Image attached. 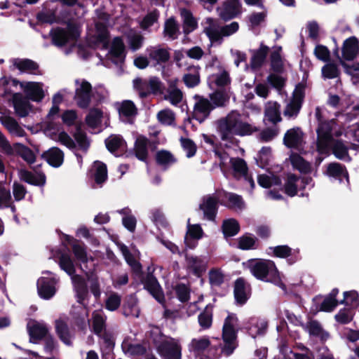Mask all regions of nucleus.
<instances>
[{
    "mask_svg": "<svg viewBox=\"0 0 359 359\" xmlns=\"http://www.w3.org/2000/svg\"><path fill=\"white\" fill-rule=\"evenodd\" d=\"M215 126L220 135H252L259 130L245 122L243 116L236 110H232L225 117L218 119Z\"/></svg>",
    "mask_w": 359,
    "mask_h": 359,
    "instance_id": "nucleus-1",
    "label": "nucleus"
},
{
    "mask_svg": "<svg viewBox=\"0 0 359 359\" xmlns=\"http://www.w3.org/2000/svg\"><path fill=\"white\" fill-rule=\"evenodd\" d=\"M151 334L154 336L158 353L164 359H181V346L177 339L162 335L158 327H154Z\"/></svg>",
    "mask_w": 359,
    "mask_h": 359,
    "instance_id": "nucleus-2",
    "label": "nucleus"
},
{
    "mask_svg": "<svg viewBox=\"0 0 359 359\" xmlns=\"http://www.w3.org/2000/svg\"><path fill=\"white\" fill-rule=\"evenodd\" d=\"M248 267L251 273L257 279L275 284L280 283L278 271L271 260H250L248 262Z\"/></svg>",
    "mask_w": 359,
    "mask_h": 359,
    "instance_id": "nucleus-3",
    "label": "nucleus"
},
{
    "mask_svg": "<svg viewBox=\"0 0 359 359\" xmlns=\"http://www.w3.org/2000/svg\"><path fill=\"white\" fill-rule=\"evenodd\" d=\"M238 319L234 314H229L225 319L222 328L224 346L222 352L226 355H231L237 346L235 327Z\"/></svg>",
    "mask_w": 359,
    "mask_h": 359,
    "instance_id": "nucleus-4",
    "label": "nucleus"
},
{
    "mask_svg": "<svg viewBox=\"0 0 359 359\" xmlns=\"http://www.w3.org/2000/svg\"><path fill=\"white\" fill-rule=\"evenodd\" d=\"M103 118V112L100 109L92 108L85 118V123L80 121L76 124V132L73 135H86V127L93 130L92 133L97 134L102 132L101 121Z\"/></svg>",
    "mask_w": 359,
    "mask_h": 359,
    "instance_id": "nucleus-5",
    "label": "nucleus"
},
{
    "mask_svg": "<svg viewBox=\"0 0 359 359\" xmlns=\"http://www.w3.org/2000/svg\"><path fill=\"white\" fill-rule=\"evenodd\" d=\"M50 34L53 43L58 47L66 46L70 41H76L80 36L77 27L72 24L68 25L67 29L57 27Z\"/></svg>",
    "mask_w": 359,
    "mask_h": 359,
    "instance_id": "nucleus-6",
    "label": "nucleus"
},
{
    "mask_svg": "<svg viewBox=\"0 0 359 359\" xmlns=\"http://www.w3.org/2000/svg\"><path fill=\"white\" fill-rule=\"evenodd\" d=\"M241 4L239 0H226L221 6L216 8L219 18L224 22L230 21L241 13Z\"/></svg>",
    "mask_w": 359,
    "mask_h": 359,
    "instance_id": "nucleus-7",
    "label": "nucleus"
},
{
    "mask_svg": "<svg viewBox=\"0 0 359 359\" xmlns=\"http://www.w3.org/2000/svg\"><path fill=\"white\" fill-rule=\"evenodd\" d=\"M92 98V86L83 80L79 88L75 90L74 100L77 106L81 109H87L90 104Z\"/></svg>",
    "mask_w": 359,
    "mask_h": 359,
    "instance_id": "nucleus-8",
    "label": "nucleus"
},
{
    "mask_svg": "<svg viewBox=\"0 0 359 359\" xmlns=\"http://www.w3.org/2000/svg\"><path fill=\"white\" fill-rule=\"evenodd\" d=\"M54 140L69 149L86 150L90 144L86 136H54Z\"/></svg>",
    "mask_w": 359,
    "mask_h": 359,
    "instance_id": "nucleus-9",
    "label": "nucleus"
},
{
    "mask_svg": "<svg viewBox=\"0 0 359 359\" xmlns=\"http://www.w3.org/2000/svg\"><path fill=\"white\" fill-rule=\"evenodd\" d=\"M21 88L25 93V97H27L29 100L39 102L45 97L43 90V84L39 82L29 81L26 84L21 83Z\"/></svg>",
    "mask_w": 359,
    "mask_h": 359,
    "instance_id": "nucleus-10",
    "label": "nucleus"
},
{
    "mask_svg": "<svg viewBox=\"0 0 359 359\" xmlns=\"http://www.w3.org/2000/svg\"><path fill=\"white\" fill-rule=\"evenodd\" d=\"M12 102L15 112L19 117H26L33 109L27 97L20 93H13Z\"/></svg>",
    "mask_w": 359,
    "mask_h": 359,
    "instance_id": "nucleus-11",
    "label": "nucleus"
},
{
    "mask_svg": "<svg viewBox=\"0 0 359 359\" xmlns=\"http://www.w3.org/2000/svg\"><path fill=\"white\" fill-rule=\"evenodd\" d=\"M213 109L214 106L208 99L199 97V100L194 105L193 118L201 124L209 116Z\"/></svg>",
    "mask_w": 359,
    "mask_h": 359,
    "instance_id": "nucleus-12",
    "label": "nucleus"
},
{
    "mask_svg": "<svg viewBox=\"0 0 359 359\" xmlns=\"http://www.w3.org/2000/svg\"><path fill=\"white\" fill-rule=\"evenodd\" d=\"M203 230L200 224H191L190 219L187 220V232L184 243L189 248H194L197 245V241L203 236Z\"/></svg>",
    "mask_w": 359,
    "mask_h": 359,
    "instance_id": "nucleus-13",
    "label": "nucleus"
},
{
    "mask_svg": "<svg viewBox=\"0 0 359 359\" xmlns=\"http://www.w3.org/2000/svg\"><path fill=\"white\" fill-rule=\"evenodd\" d=\"M109 54L112 58V62L117 64L123 62L126 56V46L121 37L116 36L112 40Z\"/></svg>",
    "mask_w": 359,
    "mask_h": 359,
    "instance_id": "nucleus-14",
    "label": "nucleus"
},
{
    "mask_svg": "<svg viewBox=\"0 0 359 359\" xmlns=\"http://www.w3.org/2000/svg\"><path fill=\"white\" fill-rule=\"evenodd\" d=\"M218 199L214 196L208 195L203 198L199 208L203 212L204 217L208 220H213L215 217L217 209Z\"/></svg>",
    "mask_w": 359,
    "mask_h": 359,
    "instance_id": "nucleus-15",
    "label": "nucleus"
},
{
    "mask_svg": "<svg viewBox=\"0 0 359 359\" xmlns=\"http://www.w3.org/2000/svg\"><path fill=\"white\" fill-rule=\"evenodd\" d=\"M358 40L355 36H350L344 41L341 52L345 60H353L358 54Z\"/></svg>",
    "mask_w": 359,
    "mask_h": 359,
    "instance_id": "nucleus-16",
    "label": "nucleus"
},
{
    "mask_svg": "<svg viewBox=\"0 0 359 359\" xmlns=\"http://www.w3.org/2000/svg\"><path fill=\"white\" fill-rule=\"evenodd\" d=\"M55 280L51 278L41 277L37 281L39 296L45 299L51 298L55 293Z\"/></svg>",
    "mask_w": 359,
    "mask_h": 359,
    "instance_id": "nucleus-17",
    "label": "nucleus"
},
{
    "mask_svg": "<svg viewBox=\"0 0 359 359\" xmlns=\"http://www.w3.org/2000/svg\"><path fill=\"white\" fill-rule=\"evenodd\" d=\"M269 52V48L263 43H261L258 49L252 50V55L250 59L251 68L252 69H260L263 66Z\"/></svg>",
    "mask_w": 359,
    "mask_h": 359,
    "instance_id": "nucleus-18",
    "label": "nucleus"
},
{
    "mask_svg": "<svg viewBox=\"0 0 359 359\" xmlns=\"http://www.w3.org/2000/svg\"><path fill=\"white\" fill-rule=\"evenodd\" d=\"M231 165L236 177H245L250 187H255V182L251 177L247 176L248 167L244 160L240 158H232L230 160Z\"/></svg>",
    "mask_w": 359,
    "mask_h": 359,
    "instance_id": "nucleus-19",
    "label": "nucleus"
},
{
    "mask_svg": "<svg viewBox=\"0 0 359 359\" xmlns=\"http://www.w3.org/2000/svg\"><path fill=\"white\" fill-rule=\"evenodd\" d=\"M338 121L332 118L324 120L318 123L316 129L317 135H343L342 132L337 130Z\"/></svg>",
    "mask_w": 359,
    "mask_h": 359,
    "instance_id": "nucleus-20",
    "label": "nucleus"
},
{
    "mask_svg": "<svg viewBox=\"0 0 359 359\" xmlns=\"http://www.w3.org/2000/svg\"><path fill=\"white\" fill-rule=\"evenodd\" d=\"M27 330L30 336V341L34 343L42 339L48 332V329L44 324L34 320L28 323Z\"/></svg>",
    "mask_w": 359,
    "mask_h": 359,
    "instance_id": "nucleus-21",
    "label": "nucleus"
},
{
    "mask_svg": "<svg viewBox=\"0 0 359 359\" xmlns=\"http://www.w3.org/2000/svg\"><path fill=\"white\" fill-rule=\"evenodd\" d=\"M264 120L276 125L281 121L280 105L277 102H269L264 109Z\"/></svg>",
    "mask_w": 359,
    "mask_h": 359,
    "instance_id": "nucleus-22",
    "label": "nucleus"
},
{
    "mask_svg": "<svg viewBox=\"0 0 359 359\" xmlns=\"http://www.w3.org/2000/svg\"><path fill=\"white\" fill-rule=\"evenodd\" d=\"M201 67L195 65H190L187 67V70L189 72L183 76V81L188 88H194L201 82L199 71Z\"/></svg>",
    "mask_w": 359,
    "mask_h": 359,
    "instance_id": "nucleus-23",
    "label": "nucleus"
},
{
    "mask_svg": "<svg viewBox=\"0 0 359 359\" xmlns=\"http://www.w3.org/2000/svg\"><path fill=\"white\" fill-rule=\"evenodd\" d=\"M144 287L160 303L164 300V295L157 280L152 276H148L144 282Z\"/></svg>",
    "mask_w": 359,
    "mask_h": 359,
    "instance_id": "nucleus-24",
    "label": "nucleus"
},
{
    "mask_svg": "<svg viewBox=\"0 0 359 359\" xmlns=\"http://www.w3.org/2000/svg\"><path fill=\"white\" fill-rule=\"evenodd\" d=\"M187 265L189 270L199 276L206 269V262L197 257L186 256Z\"/></svg>",
    "mask_w": 359,
    "mask_h": 359,
    "instance_id": "nucleus-25",
    "label": "nucleus"
},
{
    "mask_svg": "<svg viewBox=\"0 0 359 359\" xmlns=\"http://www.w3.org/2000/svg\"><path fill=\"white\" fill-rule=\"evenodd\" d=\"M14 66L22 72H29L34 74H37L39 66L34 60L30 59H21L16 60L14 62Z\"/></svg>",
    "mask_w": 359,
    "mask_h": 359,
    "instance_id": "nucleus-26",
    "label": "nucleus"
},
{
    "mask_svg": "<svg viewBox=\"0 0 359 359\" xmlns=\"http://www.w3.org/2000/svg\"><path fill=\"white\" fill-rule=\"evenodd\" d=\"M47 162L53 167H59L62 165L64 160L62 151L55 147H53L44 154Z\"/></svg>",
    "mask_w": 359,
    "mask_h": 359,
    "instance_id": "nucleus-27",
    "label": "nucleus"
},
{
    "mask_svg": "<svg viewBox=\"0 0 359 359\" xmlns=\"http://www.w3.org/2000/svg\"><path fill=\"white\" fill-rule=\"evenodd\" d=\"M289 159L293 168L299 172L308 173L311 171V164L299 154L292 153L290 154Z\"/></svg>",
    "mask_w": 359,
    "mask_h": 359,
    "instance_id": "nucleus-28",
    "label": "nucleus"
},
{
    "mask_svg": "<svg viewBox=\"0 0 359 359\" xmlns=\"http://www.w3.org/2000/svg\"><path fill=\"white\" fill-rule=\"evenodd\" d=\"M19 174L20 179L29 184L34 185H43L45 184V175L42 173L34 175L27 170H21Z\"/></svg>",
    "mask_w": 359,
    "mask_h": 359,
    "instance_id": "nucleus-29",
    "label": "nucleus"
},
{
    "mask_svg": "<svg viewBox=\"0 0 359 359\" xmlns=\"http://www.w3.org/2000/svg\"><path fill=\"white\" fill-rule=\"evenodd\" d=\"M72 279L76 292L78 302L81 304H83V301L88 294L87 287L84 280L79 276H74Z\"/></svg>",
    "mask_w": 359,
    "mask_h": 359,
    "instance_id": "nucleus-30",
    "label": "nucleus"
},
{
    "mask_svg": "<svg viewBox=\"0 0 359 359\" xmlns=\"http://www.w3.org/2000/svg\"><path fill=\"white\" fill-rule=\"evenodd\" d=\"M210 102L215 107H223L229 101V97L225 90L217 89L210 94Z\"/></svg>",
    "mask_w": 359,
    "mask_h": 359,
    "instance_id": "nucleus-31",
    "label": "nucleus"
},
{
    "mask_svg": "<svg viewBox=\"0 0 359 359\" xmlns=\"http://www.w3.org/2000/svg\"><path fill=\"white\" fill-rule=\"evenodd\" d=\"M326 174L332 177L341 178L345 177L348 180V172L344 166L338 163H332L327 165Z\"/></svg>",
    "mask_w": 359,
    "mask_h": 359,
    "instance_id": "nucleus-32",
    "label": "nucleus"
},
{
    "mask_svg": "<svg viewBox=\"0 0 359 359\" xmlns=\"http://www.w3.org/2000/svg\"><path fill=\"white\" fill-rule=\"evenodd\" d=\"M280 50L281 47H279V50L273 51L270 55L271 70L276 74H282L284 72V65L279 52Z\"/></svg>",
    "mask_w": 359,
    "mask_h": 359,
    "instance_id": "nucleus-33",
    "label": "nucleus"
},
{
    "mask_svg": "<svg viewBox=\"0 0 359 359\" xmlns=\"http://www.w3.org/2000/svg\"><path fill=\"white\" fill-rule=\"evenodd\" d=\"M120 116L126 118L134 117L137 114V109L131 100H124L118 108Z\"/></svg>",
    "mask_w": 359,
    "mask_h": 359,
    "instance_id": "nucleus-34",
    "label": "nucleus"
},
{
    "mask_svg": "<svg viewBox=\"0 0 359 359\" xmlns=\"http://www.w3.org/2000/svg\"><path fill=\"white\" fill-rule=\"evenodd\" d=\"M234 296L236 301L240 304H244L248 299L245 284L242 278H238L235 282Z\"/></svg>",
    "mask_w": 359,
    "mask_h": 359,
    "instance_id": "nucleus-35",
    "label": "nucleus"
},
{
    "mask_svg": "<svg viewBox=\"0 0 359 359\" xmlns=\"http://www.w3.org/2000/svg\"><path fill=\"white\" fill-rule=\"evenodd\" d=\"M149 57L157 64H161L167 62L170 55L165 48H154L149 53Z\"/></svg>",
    "mask_w": 359,
    "mask_h": 359,
    "instance_id": "nucleus-36",
    "label": "nucleus"
},
{
    "mask_svg": "<svg viewBox=\"0 0 359 359\" xmlns=\"http://www.w3.org/2000/svg\"><path fill=\"white\" fill-rule=\"evenodd\" d=\"M210 83H214L216 86L222 88L228 86L231 83V78L227 71L223 70L220 74H212L208 77Z\"/></svg>",
    "mask_w": 359,
    "mask_h": 359,
    "instance_id": "nucleus-37",
    "label": "nucleus"
},
{
    "mask_svg": "<svg viewBox=\"0 0 359 359\" xmlns=\"http://www.w3.org/2000/svg\"><path fill=\"white\" fill-rule=\"evenodd\" d=\"M20 82L16 79H11L7 77H3L0 79V95L3 97L12 94L13 90L11 89L10 86L17 87L18 84L21 86Z\"/></svg>",
    "mask_w": 359,
    "mask_h": 359,
    "instance_id": "nucleus-38",
    "label": "nucleus"
},
{
    "mask_svg": "<svg viewBox=\"0 0 359 359\" xmlns=\"http://www.w3.org/2000/svg\"><path fill=\"white\" fill-rule=\"evenodd\" d=\"M118 212L123 215L122 219L123 226L130 231H134L137 221L135 217L131 215V210L128 208H123L120 210Z\"/></svg>",
    "mask_w": 359,
    "mask_h": 359,
    "instance_id": "nucleus-39",
    "label": "nucleus"
},
{
    "mask_svg": "<svg viewBox=\"0 0 359 359\" xmlns=\"http://www.w3.org/2000/svg\"><path fill=\"white\" fill-rule=\"evenodd\" d=\"M240 229L238 222L234 219L224 220L222 224V231L226 237L236 235Z\"/></svg>",
    "mask_w": 359,
    "mask_h": 359,
    "instance_id": "nucleus-40",
    "label": "nucleus"
},
{
    "mask_svg": "<svg viewBox=\"0 0 359 359\" xmlns=\"http://www.w3.org/2000/svg\"><path fill=\"white\" fill-rule=\"evenodd\" d=\"M184 17V33L189 34L198 27L196 20L194 18L191 11L184 10L183 13Z\"/></svg>",
    "mask_w": 359,
    "mask_h": 359,
    "instance_id": "nucleus-41",
    "label": "nucleus"
},
{
    "mask_svg": "<svg viewBox=\"0 0 359 359\" xmlns=\"http://www.w3.org/2000/svg\"><path fill=\"white\" fill-rule=\"evenodd\" d=\"M134 88L139 93L142 99L147 98L150 95L148 79L137 78L133 81Z\"/></svg>",
    "mask_w": 359,
    "mask_h": 359,
    "instance_id": "nucleus-42",
    "label": "nucleus"
},
{
    "mask_svg": "<svg viewBox=\"0 0 359 359\" xmlns=\"http://www.w3.org/2000/svg\"><path fill=\"white\" fill-rule=\"evenodd\" d=\"M105 144L110 152L125 148V142L120 136H109L105 140Z\"/></svg>",
    "mask_w": 359,
    "mask_h": 359,
    "instance_id": "nucleus-43",
    "label": "nucleus"
},
{
    "mask_svg": "<svg viewBox=\"0 0 359 359\" xmlns=\"http://www.w3.org/2000/svg\"><path fill=\"white\" fill-rule=\"evenodd\" d=\"M56 330L60 338L66 344L71 343V335L66 323L62 320H57L55 322Z\"/></svg>",
    "mask_w": 359,
    "mask_h": 359,
    "instance_id": "nucleus-44",
    "label": "nucleus"
},
{
    "mask_svg": "<svg viewBox=\"0 0 359 359\" xmlns=\"http://www.w3.org/2000/svg\"><path fill=\"white\" fill-rule=\"evenodd\" d=\"M299 179L294 175H289L285 183V192L290 196H294L297 193L298 182Z\"/></svg>",
    "mask_w": 359,
    "mask_h": 359,
    "instance_id": "nucleus-45",
    "label": "nucleus"
},
{
    "mask_svg": "<svg viewBox=\"0 0 359 359\" xmlns=\"http://www.w3.org/2000/svg\"><path fill=\"white\" fill-rule=\"evenodd\" d=\"M332 148L333 154L337 158L346 161H351V158L348 154V149L342 142L339 141L335 142L332 146Z\"/></svg>",
    "mask_w": 359,
    "mask_h": 359,
    "instance_id": "nucleus-46",
    "label": "nucleus"
},
{
    "mask_svg": "<svg viewBox=\"0 0 359 359\" xmlns=\"http://www.w3.org/2000/svg\"><path fill=\"white\" fill-rule=\"evenodd\" d=\"M2 123L10 133H15V135H25L16 120L11 116H5Z\"/></svg>",
    "mask_w": 359,
    "mask_h": 359,
    "instance_id": "nucleus-47",
    "label": "nucleus"
},
{
    "mask_svg": "<svg viewBox=\"0 0 359 359\" xmlns=\"http://www.w3.org/2000/svg\"><path fill=\"white\" fill-rule=\"evenodd\" d=\"M95 180L97 184L103 183L107 178V166L102 162H95Z\"/></svg>",
    "mask_w": 359,
    "mask_h": 359,
    "instance_id": "nucleus-48",
    "label": "nucleus"
},
{
    "mask_svg": "<svg viewBox=\"0 0 359 359\" xmlns=\"http://www.w3.org/2000/svg\"><path fill=\"white\" fill-rule=\"evenodd\" d=\"M150 95H162L164 93L165 86L159 78L151 76L148 79Z\"/></svg>",
    "mask_w": 359,
    "mask_h": 359,
    "instance_id": "nucleus-49",
    "label": "nucleus"
},
{
    "mask_svg": "<svg viewBox=\"0 0 359 359\" xmlns=\"http://www.w3.org/2000/svg\"><path fill=\"white\" fill-rule=\"evenodd\" d=\"M322 75L326 79H335L339 76L340 70L335 63L329 62L323 67Z\"/></svg>",
    "mask_w": 359,
    "mask_h": 359,
    "instance_id": "nucleus-50",
    "label": "nucleus"
},
{
    "mask_svg": "<svg viewBox=\"0 0 359 359\" xmlns=\"http://www.w3.org/2000/svg\"><path fill=\"white\" fill-rule=\"evenodd\" d=\"M267 327V325L264 321H259L256 319H252L250 322V326L248 327L249 334L253 337H256L257 335L264 332Z\"/></svg>",
    "mask_w": 359,
    "mask_h": 359,
    "instance_id": "nucleus-51",
    "label": "nucleus"
},
{
    "mask_svg": "<svg viewBox=\"0 0 359 359\" xmlns=\"http://www.w3.org/2000/svg\"><path fill=\"white\" fill-rule=\"evenodd\" d=\"M258 183L264 188H269L273 185L280 184V180L272 174L261 175L258 177Z\"/></svg>",
    "mask_w": 359,
    "mask_h": 359,
    "instance_id": "nucleus-52",
    "label": "nucleus"
},
{
    "mask_svg": "<svg viewBox=\"0 0 359 359\" xmlns=\"http://www.w3.org/2000/svg\"><path fill=\"white\" fill-rule=\"evenodd\" d=\"M210 345V339L207 337L194 339L190 344V348L195 353H201Z\"/></svg>",
    "mask_w": 359,
    "mask_h": 359,
    "instance_id": "nucleus-53",
    "label": "nucleus"
},
{
    "mask_svg": "<svg viewBox=\"0 0 359 359\" xmlns=\"http://www.w3.org/2000/svg\"><path fill=\"white\" fill-rule=\"evenodd\" d=\"M339 290L337 289L333 290L330 296L326 297L321 304V310L324 311H332L337 305V302L335 299V297L338 294Z\"/></svg>",
    "mask_w": 359,
    "mask_h": 359,
    "instance_id": "nucleus-54",
    "label": "nucleus"
},
{
    "mask_svg": "<svg viewBox=\"0 0 359 359\" xmlns=\"http://www.w3.org/2000/svg\"><path fill=\"white\" fill-rule=\"evenodd\" d=\"M158 121L165 126H172L174 124L175 117L174 113L170 109H163L157 114Z\"/></svg>",
    "mask_w": 359,
    "mask_h": 359,
    "instance_id": "nucleus-55",
    "label": "nucleus"
},
{
    "mask_svg": "<svg viewBox=\"0 0 359 359\" xmlns=\"http://www.w3.org/2000/svg\"><path fill=\"white\" fill-rule=\"evenodd\" d=\"M178 31V26L173 18L168 19L165 22L164 34L172 39L177 38L176 34Z\"/></svg>",
    "mask_w": 359,
    "mask_h": 359,
    "instance_id": "nucleus-56",
    "label": "nucleus"
},
{
    "mask_svg": "<svg viewBox=\"0 0 359 359\" xmlns=\"http://www.w3.org/2000/svg\"><path fill=\"white\" fill-rule=\"evenodd\" d=\"M147 140L144 137L138 138L135 142L136 156L141 161L147 158Z\"/></svg>",
    "mask_w": 359,
    "mask_h": 359,
    "instance_id": "nucleus-57",
    "label": "nucleus"
},
{
    "mask_svg": "<svg viewBox=\"0 0 359 359\" xmlns=\"http://www.w3.org/2000/svg\"><path fill=\"white\" fill-rule=\"evenodd\" d=\"M15 147L19 155L28 163L31 164L35 161V155L31 149L21 144H16Z\"/></svg>",
    "mask_w": 359,
    "mask_h": 359,
    "instance_id": "nucleus-58",
    "label": "nucleus"
},
{
    "mask_svg": "<svg viewBox=\"0 0 359 359\" xmlns=\"http://www.w3.org/2000/svg\"><path fill=\"white\" fill-rule=\"evenodd\" d=\"M156 161L158 164L168 166L174 163L175 158L169 151L163 150L157 153Z\"/></svg>",
    "mask_w": 359,
    "mask_h": 359,
    "instance_id": "nucleus-59",
    "label": "nucleus"
},
{
    "mask_svg": "<svg viewBox=\"0 0 359 359\" xmlns=\"http://www.w3.org/2000/svg\"><path fill=\"white\" fill-rule=\"evenodd\" d=\"M228 205L234 209H242L244 207V202L242 198L235 194L228 193L226 194Z\"/></svg>",
    "mask_w": 359,
    "mask_h": 359,
    "instance_id": "nucleus-60",
    "label": "nucleus"
},
{
    "mask_svg": "<svg viewBox=\"0 0 359 359\" xmlns=\"http://www.w3.org/2000/svg\"><path fill=\"white\" fill-rule=\"evenodd\" d=\"M93 327L97 334H100L104 328V320L102 312H95L93 315Z\"/></svg>",
    "mask_w": 359,
    "mask_h": 359,
    "instance_id": "nucleus-61",
    "label": "nucleus"
},
{
    "mask_svg": "<svg viewBox=\"0 0 359 359\" xmlns=\"http://www.w3.org/2000/svg\"><path fill=\"white\" fill-rule=\"evenodd\" d=\"M316 57L323 62H329L330 60V51L325 46L319 44L314 49Z\"/></svg>",
    "mask_w": 359,
    "mask_h": 359,
    "instance_id": "nucleus-62",
    "label": "nucleus"
},
{
    "mask_svg": "<svg viewBox=\"0 0 359 359\" xmlns=\"http://www.w3.org/2000/svg\"><path fill=\"white\" fill-rule=\"evenodd\" d=\"M256 238L248 235L240 237L238 241V248L245 250L254 248Z\"/></svg>",
    "mask_w": 359,
    "mask_h": 359,
    "instance_id": "nucleus-63",
    "label": "nucleus"
},
{
    "mask_svg": "<svg viewBox=\"0 0 359 359\" xmlns=\"http://www.w3.org/2000/svg\"><path fill=\"white\" fill-rule=\"evenodd\" d=\"M266 80H267V82L273 88H274L277 90H281L284 87L285 83V81L283 79V77H282L280 75H278V74H276V73L270 74L267 76Z\"/></svg>",
    "mask_w": 359,
    "mask_h": 359,
    "instance_id": "nucleus-64",
    "label": "nucleus"
}]
</instances>
